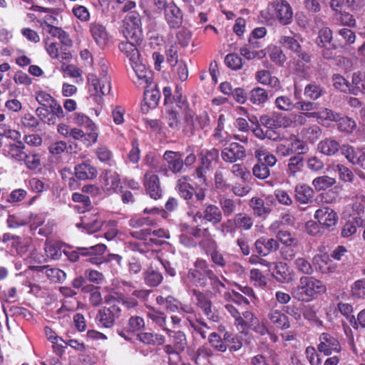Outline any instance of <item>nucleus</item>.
<instances>
[{
    "instance_id": "obj_1",
    "label": "nucleus",
    "mask_w": 365,
    "mask_h": 365,
    "mask_svg": "<svg viewBox=\"0 0 365 365\" xmlns=\"http://www.w3.org/2000/svg\"><path fill=\"white\" fill-rule=\"evenodd\" d=\"M213 267L205 259L197 258L193 267L187 271V282L198 288H205L209 285L212 295L221 294L225 289V282L227 279L223 276L220 278L212 269Z\"/></svg>"
},
{
    "instance_id": "obj_2",
    "label": "nucleus",
    "mask_w": 365,
    "mask_h": 365,
    "mask_svg": "<svg viewBox=\"0 0 365 365\" xmlns=\"http://www.w3.org/2000/svg\"><path fill=\"white\" fill-rule=\"evenodd\" d=\"M327 287L319 279L310 276H303L297 285L292 289L294 298L301 302H310L325 293Z\"/></svg>"
},
{
    "instance_id": "obj_3",
    "label": "nucleus",
    "mask_w": 365,
    "mask_h": 365,
    "mask_svg": "<svg viewBox=\"0 0 365 365\" xmlns=\"http://www.w3.org/2000/svg\"><path fill=\"white\" fill-rule=\"evenodd\" d=\"M106 250V246L99 243L91 247H77L71 251H64L65 255L72 262H78L81 257H86V261L93 264L99 265L104 260L103 255Z\"/></svg>"
},
{
    "instance_id": "obj_4",
    "label": "nucleus",
    "mask_w": 365,
    "mask_h": 365,
    "mask_svg": "<svg viewBox=\"0 0 365 365\" xmlns=\"http://www.w3.org/2000/svg\"><path fill=\"white\" fill-rule=\"evenodd\" d=\"M189 178L183 176L177 180L175 190L178 195L186 200L188 210L197 209L200 207L205 198L203 190L194 193V187L188 182Z\"/></svg>"
},
{
    "instance_id": "obj_5",
    "label": "nucleus",
    "mask_w": 365,
    "mask_h": 365,
    "mask_svg": "<svg viewBox=\"0 0 365 365\" xmlns=\"http://www.w3.org/2000/svg\"><path fill=\"white\" fill-rule=\"evenodd\" d=\"M262 18L269 20L277 18L282 25L289 24L293 18L292 6L286 0L274 1L268 4L261 12Z\"/></svg>"
},
{
    "instance_id": "obj_6",
    "label": "nucleus",
    "mask_w": 365,
    "mask_h": 365,
    "mask_svg": "<svg viewBox=\"0 0 365 365\" xmlns=\"http://www.w3.org/2000/svg\"><path fill=\"white\" fill-rule=\"evenodd\" d=\"M197 209H192L187 211V215L192 218V221L199 225L203 221L210 222L212 225H217L222 222V213L216 205L211 203H205L202 210Z\"/></svg>"
},
{
    "instance_id": "obj_7",
    "label": "nucleus",
    "mask_w": 365,
    "mask_h": 365,
    "mask_svg": "<svg viewBox=\"0 0 365 365\" xmlns=\"http://www.w3.org/2000/svg\"><path fill=\"white\" fill-rule=\"evenodd\" d=\"M123 35L126 40L141 42L143 29L140 15L137 11L128 13L123 21Z\"/></svg>"
},
{
    "instance_id": "obj_8",
    "label": "nucleus",
    "mask_w": 365,
    "mask_h": 365,
    "mask_svg": "<svg viewBox=\"0 0 365 365\" xmlns=\"http://www.w3.org/2000/svg\"><path fill=\"white\" fill-rule=\"evenodd\" d=\"M184 120L183 132L186 135L191 136L195 135L197 130L208 127L210 118L206 112L195 115L192 111L188 110L185 114Z\"/></svg>"
},
{
    "instance_id": "obj_9",
    "label": "nucleus",
    "mask_w": 365,
    "mask_h": 365,
    "mask_svg": "<svg viewBox=\"0 0 365 365\" xmlns=\"http://www.w3.org/2000/svg\"><path fill=\"white\" fill-rule=\"evenodd\" d=\"M319 341L317 349L326 356L335 353L339 354L341 351V346L339 340L329 333H322L319 336Z\"/></svg>"
},
{
    "instance_id": "obj_10",
    "label": "nucleus",
    "mask_w": 365,
    "mask_h": 365,
    "mask_svg": "<svg viewBox=\"0 0 365 365\" xmlns=\"http://www.w3.org/2000/svg\"><path fill=\"white\" fill-rule=\"evenodd\" d=\"M89 83V92L91 95L98 96H105L110 93L111 89L110 77L104 74L101 78L91 75L88 79Z\"/></svg>"
},
{
    "instance_id": "obj_11",
    "label": "nucleus",
    "mask_w": 365,
    "mask_h": 365,
    "mask_svg": "<svg viewBox=\"0 0 365 365\" xmlns=\"http://www.w3.org/2000/svg\"><path fill=\"white\" fill-rule=\"evenodd\" d=\"M121 309L117 304H113L109 307L101 309L96 316L100 326L110 328L114 325L115 320L120 316Z\"/></svg>"
},
{
    "instance_id": "obj_12",
    "label": "nucleus",
    "mask_w": 365,
    "mask_h": 365,
    "mask_svg": "<svg viewBox=\"0 0 365 365\" xmlns=\"http://www.w3.org/2000/svg\"><path fill=\"white\" fill-rule=\"evenodd\" d=\"M278 43L284 48H287L295 53L299 58L305 63L311 61L310 55L303 51L299 42L294 36H281L278 39Z\"/></svg>"
},
{
    "instance_id": "obj_13",
    "label": "nucleus",
    "mask_w": 365,
    "mask_h": 365,
    "mask_svg": "<svg viewBox=\"0 0 365 365\" xmlns=\"http://www.w3.org/2000/svg\"><path fill=\"white\" fill-rule=\"evenodd\" d=\"M143 183L147 193L150 197L158 200L162 197L163 190L158 176L150 171L144 175Z\"/></svg>"
},
{
    "instance_id": "obj_14",
    "label": "nucleus",
    "mask_w": 365,
    "mask_h": 365,
    "mask_svg": "<svg viewBox=\"0 0 365 365\" xmlns=\"http://www.w3.org/2000/svg\"><path fill=\"white\" fill-rule=\"evenodd\" d=\"M192 295L196 299V305L199 307L207 319L212 322L218 320L217 315L212 312V303L207 294L199 289H193Z\"/></svg>"
},
{
    "instance_id": "obj_15",
    "label": "nucleus",
    "mask_w": 365,
    "mask_h": 365,
    "mask_svg": "<svg viewBox=\"0 0 365 365\" xmlns=\"http://www.w3.org/2000/svg\"><path fill=\"white\" fill-rule=\"evenodd\" d=\"M101 178L103 181V189L108 194L117 192L122 188L119 175L116 172L106 170L101 173Z\"/></svg>"
},
{
    "instance_id": "obj_16",
    "label": "nucleus",
    "mask_w": 365,
    "mask_h": 365,
    "mask_svg": "<svg viewBox=\"0 0 365 365\" xmlns=\"http://www.w3.org/2000/svg\"><path fill=\"white\" fill-rule=\"evenodd\" d=\"M165 19L170 29L180 28L183 22L181 9L173 3H170L164 11Z\"/></svg>"
},
{
    "instance_id": "obj_17",
    "label": "nucleus",
    "mask_w": 365,
    "mask_h": 365,
    "mask_svg": "<svg viewBox=\"0 0 365 365\" xmlns=\"http://www.w3.org/2000/svg\"><path fill=\"white\" fill-rule=\"evenodd\" d=\"M256 252L261 257H266L279 249V244L276 239L259 237L255 242Z\"/></svg>"
},
{
    "instance_id": "obj_18",
    "label": "nucleus",
    "mask_w": 365,
    "mask_h": 365,
    "mask_svg": "<svg viewBox=\"0 0 365 365\" xmlns=\"http://www.w3.org/2000/svg\"><path fill=\"white\" fill-rule=\"evenodd\" d=\"M163 160L168 164L173 174L182 173L185 171L182 167V153L172 150H166L163 154Z\"/></svg>"
},
{
    "instance_id": "obj_19",
    "label": "nucleus",
    "mask_w": 365,
    "mask_h": 365,
    "mask_svg": "<svg viewBox=\"0 0 365 365\" xmlns=\"http://www.w3.org/2000/svg\"><path fill=\"white\" fill-rule=\"evenodd\" d=\"M221 155L224 161L234 163L245 158V149L237 143H232L222 150Z\"/></svg>"
},
{
    "instance_id": "obj_20",
    "label": "nucleus",
    "mask_w": 365,
    "mask_h": 365,
    "mask_svg": "<svg viewBox=\"0 0 365 365\" xmlns=\"http://www.w3.org/2000/svg\"><path fill=\"white\" fill-rule=\"evenodd\" d=\"M31 270L38 273H44L53 283H62L66 278V274L58 268L50 267L48 265L31 266Z\"/></svg>"
},
{
    "instance_id": "obj_21",
    "label": "nucleus",
    "mask_w": 365,
    "mask_h": 365,
    "mask_svg": "<svg viewBox=\"0 0 365 365\" xmlns=\"http://www.w3.org/2000/svg\"><path fill=\"white\" fill-rule=\"evenodd\" d=\"M27 151L28 150L21 141L10 143L5 146L3 150L4 154L6 156L18 162H21L26 158Z\"/></svg>"
},
{
    "instance_id": "obj_22",
    "label": "nucleus",
    "mask_w": 365,
    "mask_h": 365,
    "mask_svg": "<svg viewBox=\"0 0 365 365\" xmlns=\"http://www.w3.org/2000/svg\"><path fill=\"white\" fill-rule=\"evenodd\" d=\"M90 32L95 42L100 46H105L108 40L109 34L105 26L98 21L92 22L90 24Z\"/></svg>"
},
{
    "instance_id": "obj_23",
    "label": "nucleus",
    "mask_w": 365,
    "mask_h": 365,
    "mask_svg": "<svg viewBox=\"0 0 365 365\" xmlns=\"http://www.w3.org/2000/svg\"><path fill=\"white\" fill-rule=\"evenodd\" d=\"M304 168V158L301 154H297L288 160L286 174L289 178H297L302 173Z\"/></svg>"
},
{
    "instance_id": "obj_24",
    "label": "nucleus",
    "mask_w": 365,
    "mask_h": 365,
    "mask_svg": "<svg viewBox=\"0 0 365 365\" xmlns=\"http://www.w3.org/2000/svg\"><path fill=\"white\" fill-rule=\"evenodd\" d=\"M270 323L280 330L287 329L290 327L289 317L281 310L272 308L267 314Z\"/></svg>"
},
{
    "instance_id": "obj_25",
    "label": "nucleus",
    "mask_w": 365,
    "mask_h": 365,
    "mask_svg": "<svg viewBox=\"0 0 365 365\" xmlns=\"http://www.w3.org/2000/svg\"><path fill=\"white\" fill-rule=\"evenodd\" d=\"M318 222L327 227L334 225L338 220L336 213L329 207L318 209L314 214Z\"/></svg>"
},
{
    "instance_id": "obj_26",
    "label": "nucleus",
    "mask_w": 365,
    "mask_h": 365,
    "mask_svg": "<svg viewBox=\"0 0 365 365\" xmlns=\"http://www.w3.org/2000/svg\"><path fill=\"white\" fill-rule=\"evenodd\" d=\"M140 43L127 40L119 43V49L129 59L130 64L137 63V61L140 60V53L136 47V45Z\"/></svg>"
},
{
    "instance_id": "obj_27",
    "label": "nucleus",
    "mask_w": 365,
    "mask_h": 365,
    "mask_svg": "<svg viewBox=\"0 0 365 365\" xmlns=\"http://www.w3.org/2000/svg\"><path fill=\"white\" fill-rule=\"evenodd\" d=\"M255 78L259 83L268 86L275 91H279L281 88L279 80L276 76H272L268 71H258L255 74Z\"/></svg>"
},
{
    "instance_id": "obj_28",
    "label": "nucleus",
    "mask_w": 365,
    "mask_h": 365,
    "mask_svg": "<svg viewBox=\"0 0 365 365\" xmlns=\"http://www.w3.org/2000/svg\"><path fill=\"white\" fill-rule=\"evenodd\" d=\"M219 204L222 216L230 217L237 210V207H240L241 200L222 197L219 200Z\"/></svg>"
},
{
    "instance_id": "obj_29",
    "label": "nucleus",
    "mask_w": 365,
    "mask_h": 365,
    "mask_svg": "<svg viewBox=\"0 0 365 365\" xmlns=\"http://www.w3.org/2000/svg\"><path fill=\"white\" fill-rule=\"evenodd\" d=\"M75 173L79 180H91L96 177L97 170L95 167L88 163H83L76 165Z\"/></svg>"
},
{
    "instance_id": "obj_30",
    "label": "nucleus",
    "mask_w": 365,
    "mask_h": 365,
    "mask_svg": "<svg viewBox=\"0 0 365 365\" xmlns=\"http://www.w3.org/2000/svg\"><path fill=\"white\" fill-rule=\"evenodd\" d=\"M148 312H147V317L149 319H150L153 323L155 324L158 327L161 328L163 331L166 332V331L168 329L166 327V323H167V317L166 314L153 307H147Z\"/></svg>"
},
{
    "instance_id": "obj_31",
    "label": "nucleus",
    "mask_w": 365,
    "mask_h": 365,
    "mask_svg": "<svg viewBox=\"0 0 365 365\" xmlns=\"http://www.w3.org/2000/svg\"><path fill=\"white\" fill-rule=\"evenodd\" d=\"M131 66L135 72L138 80L141 81L140 84L145 83L147 88H149L153 83L150 70L146 68L145 66L142 64L140 61H137V63H132Z\"/></svg>"
},
{
    "instance_id": "obj_32",
    "label": "nucleus",
    "mask_w": 365,
    "mask_h": 365,
    "mask_svg": "<svg viewBox=\"0 0 365 365\" xmlns=\"http://www.w3.org/2000/svg\"><path fill=\"white\" fill-rule=\"evenodd\" d=\"M200 156L202 168L208 170L217 163L219 150L216 148L203 150L201 151Z\"/></svg>"
},
{
    "instance_id": "obj_33",
    "label": "nucleus",
    "mask_w": 365,
    "mask_h": 365,
    "mask_svg": "<svg viewBox=\"0 0 365 365\" xmlns=\"http://www.w3.org/2000/svg\"><path fill=\"white\" fill-rule=\"evenodd\" d=\"M363 222L364 220L359 216L351 217L344 225L341 232V237L347 238L352 236L356 232L357 228L363 225Z\"/></svg>"
},
{
    "instance_id": "obj_34",
    "label": "nucleus",
    "mask_w": 365,
    "mask_h": 365,
    "mask_svg": "<svg viewBox=\"0 0 365 365\" xmlns=\"http://www.w3.org/2000/svg\"><path fill=\"white\" fill-rule=\"evenodd\" d=\"M255 157L257 160V164L264 165L267 167H273L277 163L276 157L263 147L255 150Z\"/></svg>"
},
{
    "instance_id": "obj_35",
    "label": "nucleus",
    "mask_w": 365,
    "mask_h": 365,
    "mask_svg": "<svg viewBox=\"0 0 365 365\" xmlns=\"http://www.w3.org/2000/svg\"><path fill=\"white\" fill-rule=\"evenodd\" d=\"M137 339L147 345L159 346L165 341V338L160 334L153 332H140L137 335Z\"/></svg>"
},
{
    "instance_id": "obj_36",
    "label": "nucleus",
    "mask_w": 365,
    "mask_h": 365,
    "mask_svg": "<svg viewBox=\"0 0 365 365\" xmlns=\"http://www.w3.org/2000/svg\"><path fill=\"white\" fill-rule=\"evenodd\" d=\"M295 198L302 204H307L314 197V190L307 185H297L295 187Z\"/></svg>"
},
{
    "instance_id": "obj_37",
    "label": "nucleus",
    "mask_w": 365,
    "mask_h": 365,
    "mask_svg": "<svg viewBox=\"0 0 365 365\" xmlns=\"http://www.w3.org/2000/svg\"><path fill=\"white\" fill-rule=\"evenodd\" d=\"M341 146L339 143L331 138H326L319 142L318 144V150L326 155H333L336 154Z\"/></svg>"
},
{
    "instance_id": "obj_38",
    "label": "nucleus",
    "mask_w": 365,
    "mask_h": 365,
    "mask_svg": "<svg viewBox=\"0 0 365 365\" xmlns=\"http://www.w3.org/2000/svg\"><path fill=\"white\" fill-rule=\"evenodd\" d=\"M250 207L257 217H265L271 212V209L264 205L263 199L258 197H253L250 200Z\"/></svg>"
},
{
    "instance_id": "obj_39",
    "label": "nucleus",
    "mask_w": 365,
    "mask_h": 365,
    "mask_svg": "<svg viewBox=\"0 0 365 365\" xmlns=\"http://www.w3.org/2000/svg\"><path fill=\"white\" fill-rule=\"evenodd\" d=\"M103 220L98 216H84L81 225L86 229L87 232L93 233L98 231L103 226Z\"/></svg>"
},
{
    "instance_id": "obj_40",
    "label": "nucleus",
    "mask_w": 365,
    "mask_h": 365,
    "mask_svg": "<svg viewBox=\"0 0 365 365\" xmlns=\"http://www.w3.org/2000/svg\"><path fill=\"white\" fill-rule=\"evenodd\" d=\"M365 276V267L361 269ZM351 294L356 299H365V277L356 280L351 285Z\"/></svg>"
},
{
    "instance_id": "obj_41",
    "label": "nucleus",
    "mask_w": 365,
    "mask_h": 365,
    "mask_svg": "<svg viewBox=\"0 0 365 365\" xmlns=\"http://www.w3.org/2000/svg\"><path fill=\"white\" fill-rule=\"evenodd\" d=\"M236 229L249 230L254 223L252 217L246 213H237L233 218Z\"/></svg>"
},
{
    "instance_id": "obj_42",
    "label": "nucleus",
    "mask_w": 365,
    "mask_h": 365,
    "mask_svg": "<svg viewBox=\"0 0 365 365\" xmlns=\"http://www.w3.org/2000/svg\"><path fill=\"white\" fill-rule=\"evenodd\" d=\"M338 309L340 313L346 318L347 322L354 329H358L357 321L353 314V307L348 303L340 302L337 305Z\"/></svg>"
},
{
    "instance_id": "obj_43",
    "label": "nucleus",
    "mask_w": 365,
    "mask_h": 365,
    "mask_svg": "<svg viewBox=\"0 0 365 365\" xmlns=\"http://www.w3.org/2000/svg\"><path fill=\"white\" fill-rule=\"evenodd\" d=\"M166 333L173 339V344L177 350L180 351L185 350L187 345V339L184 332L181 331H175L168 329Z\"/></svg>"
},
{
    "instance_id": "obj_44",
    "label": "nucleus",
    "mask_w": 365,
    "mask_h": 365,
    "mask_svg": "<svg viewBox=\"0 0 365 365\" xmlns=\"http://www.w3.org/2000/svg\"><path fill=\"white\" fill-rule=\"evenodd\" d=\"M274 277L279 282L284 283L291 279L288 266L284 262H277L273 274Z\"/></svg>"
},
{
    "instance_id": "obj_45",
    "label": "nucleus",
    "mask_w": 365,
    "mask_h": 365,
    "mask_svg": "<svg viewBox=\"0 0 365 365\" xmlns=\"http://www.w3.org/2000/svg\"><path fill=\"white\" fill-rule=\"evenodd\" d=\"M268 98L267 91L262 88L257 87L250 91V100L253 104L264 105Z\"/></svg>"
},
{
    "instance_id": "obj_46",
    "label": "nucleus",
    "mask_w": 365,
    "mask_h": 365,
    "mask_svg": "<svg viewBox=\"0 0 365 365\" xmlns=\"http://www.w3.org/2000/svg\"><path fill=\"white\" fill-rule=\"evenodd\" d=\"M72 122L79 126H83L89 130H93L96 128V125L92 120L82 113H75L71 116Z\"/></svg>"
},
{
    "instance_id": "obj_47",
    "label": "nucleus",
    "mask_w": 365,
    "mask_h": 365,
    "mask_svg": "<svg viewBox=\"0 0 365 365\" xmlns=\"http://www.w3.org/2000/svg\"><path fill=\"white\" fill-rule=\"evenodd\" d=\"M335 122L337 123V128L341 132L350 133L356 127V123L353 118L347 116L341 117L339 113V119H337V120Z\"/></svg>"
},
{
    "instance_id": "obj_48",
    "label": "nucleus",
    "mask_w": 365,
    "mask_h": 365,
    "mask_svg": "<svg viewBox=\"0 0 365 365\" xmlns=\"http://www.w3.org/2000/svg\"><path fill=\"white\" fill-rule=\"evenodd\" d=\"M143 274L145 284L151 287H157L163 280L161 273L153 269H147Z\"/></svg>"
},
{
    "instance_id": "obj_49",
    "label": "nucleus",
    "mask_w": 365,
    "mask_h": 365,
    "mask_svg": "<svg viewBox=\"0 0 365 365\" xmlns=\"http://www.w3.org/2000/svg\"><path fill=\"white\" fill-rule=\"evenodd\" d=\"M352 84L355 87L352 88L351 93L356 95L361 91L365 95V72L354 73L352 76Z\"/></svg>"
},
{
    "instance_id": "obj_50",
    "label": "nucleus",
    "mask_w": 365,
    "mask_h": 365,
    "mask_svg": "<svg viewBox=\"0 0 365 365\" xmlns=\"http://www.w3.org/2000/svg\"><path fill=\"white\" fill-rule=\"evenodd\" d=\"M324 93V89L315 83L307 84L304 88V96L313 101L319 98Z\"/></svg>"
},
{
    "instance_id": "obj_51",
    "label": "nucleus",
    "mask_w": 365,
    "mask_h": 365,
    "mask_svg": "<svg viewBox=\"0 0 365 365\" xmlns=\"http://www.w3.org/2000/svg\"><path fill=\"white\" fill-rule=\"evenodd\" d=\"M257 319L252 312L250 311H245L241 314L238 322H236V326H240L244 329L253 327L255 324H257Z\"/></svg>"
},
{
    "instance_id": "obj_52",
    "label": "nucleus",
    "mask_w": 365,
    "mask_h": 365,
    "mask_svg": "<svg viewBox=\"0 0 365 365\" xmlns=\"http://www.w3.org/2000/svg\"><path fill=\"white\" fill-rule=\"evenodd\" d=\"M150 88V89H148V88L146 87V89L144 91V101L150 108H154L157 106L159 101L160 93L158 90L154 89L151 86Z\"/></svg>"
},
{
    "instance_id": "obj_53",
    "label": "nucleus",
    "mask_w": 365,
    "mask_h": 365,
    "mask_svg": "<svg viewBox=\"0 0 365 365\" xmlns=\"http://www.w3.org/2000/svg\"><path fill=\"white\" fill-rule=\"evenodd\" d=\"M208 341L210 346L216 351L225 352L227 349V346L222 340L221 336L216 332H212L208 336Z\"/></svg>"
},
{
    "instance_id": "obj_54",
    "label": "nucleus",
    "mask_w": 365,
    "mask_h": 365,
    "mask_svg": "<svg viewBox=\"0 0 365 365\" xmlns=\"http://www.w3.org/2000/svg\"><path fill=\"white\" fill-rule=\"evenodd\" d=\"M336 180L327 175L314 178L312 181L313 186L318 190H324L334 185Z\"/></svg>"
},
{
    "instance_id": "obj_55",
    "label": "nucleus",
    "mask_w": 365,
    "mask_h": 365,
    "mask_svg": "<svg viewBox=\"0 0 365 365\" xmlns=\"http://www.w3.org/2000/svg\"><path fill=\"white\" fill-rule=\"evenodd\" d=\"M276 240L280 242L283 245L294 246L298 245V240L290 232L287 230H279L276 234Z\"/></svg>"
},
{
    "instance_id": "obj_56",
    "label": "nucleus",
    "mask_w": 365,
    "mask_h": 365,
    "mask_svg": "<svg viewBox=\"0 0 365 365\" xmlns=\"http://www.w3.org/2000/svg\"><path fill=\"white\" fill-rule=\"evenodd\" d=\"M332 81L335 88L344 93L349 92L351 93L352 86L342 76L334 74L332 77Z\"/></svg>"
},
{
    "instance_id": "obj_57",
    "label": "nucleus",
    "mask_w": 365,
    "mask_h": 365,
    "mask_svg": "<svg viewBox=\"0 0 365 365\" xmlns=\"http://www.w3.org/2000/svg\"><path fill=\"white\" fill-rule=\"evenodd\" d=\"M275 106L280 110L290 111L294 108L295 103L287 96H278L274 101Z\"/></svg>"
},
{
    "instance_id": "obj_58",
    "label": "nucleus",
    "mask_w": 365,
    "mask_h": 365,
    "mask_svg": "<svg viewBox=\"0 0 365 365\" xmlns=\"http://www.w3.org/2000/svg\"><path fill=\"white\" fill-rule=\"evenodd\" d=\"M21 162H24L26 166L30 170H36L41 165L38 153L28 150L26 157Z\"/></svg>"
},
{
    "instance_id": "obj_59",
    "label": "nucleus",
    "mask_w": 365,
    "mask_h": 365,
    "mask_svg": "<svg viewBox=\"0 0 365 365\" xmlns=\"http://www.w3.org/2000/svg\"><path fill=\"white\" fill-rule=\"evenodd\" d=\"M26 260L29 264V269L31 270V266H40L39 264L47 262V258L41 252L33 250L30 252Z\"/></svg>"
},
{
    "instance_id": "obj_60",
    "label": "nucleus",
    "mask_w": 365,
    "mask_h": 365,
    "mask_svg": "<svg viewBox=\"0 0 365 365\" xmlns=\"http://www.w3.org/2000/svg\"><path fill=\"white\" fill-rule=\"evenodd\" d=\"M294 267L298 272L310 275L313 273V268L310 262L303 257L297 258L294 262Z\"/></svg>"
},
{
    "instance_id": "obj_61",
    "label": "nucleus",
    "mask_w": 365,
    "mask_h": 365,
    "mask_svg": "<svg viewBox=\"0 0 365 365\" xmlns=\"http://www.w3.org/2000/svg\"><path fill=\"white\" fill-rule=\"evenodd\" d=\"M334 171L338 172L339 179L344 182H351L354 180L352 171L342 164H337L334 168Z\"/></svg>"
},
{
    "instance_id": "obj_62",
    "label": "nucleus",
    "mask_w": 365,
    "mask_h": 365,
    "mask_svg": "<svg viewBox=\"0 0 365 365\" xmlns=\"http://www.w3.org/2000/svg\"><path fill=\"white\" fill-rule=\"evenodd\" d=\"M341 153L345 156L347 160L353 164L358 165L359 156L357 155L354 148L349 145H343L341 148Z\"/></svg>"
},
{
    "instance_id": "obj_63",
    "label": "nucleus",
    "mask_w": 365,
    "mask_h": 365,
    "mask_svg": "<svg viewBox=\"0 0 365 365\" xmlns=\"http://www.w3.org/2000/svg\"><path fill=\"white\" fill-rule=\"evenodd\" d=\"M302 133L310 142L314 143L322 135V129L317 125H313L302 130Z\"/></svg>"
},
{
    "instance_id": "obj_64",
    "label": "nucleus",
    "mask_w": 365,
    "mask_h": 365,
    "mask_svg": "<svg viewBox=\"0 0 365 365\" xmlns=\"http://www.w3.org/2000/svg\"><path fill=\"white\" fill-rule=\"evenodd\" d=\"M225 63L232 70H239L243 66L242 59L236 53L227 54L225 56Z\"/></svg>"
}]
</instances>
